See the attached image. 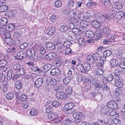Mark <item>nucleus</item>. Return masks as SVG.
<instances>
[{
    "mask_svg": "<svg viewBox=\"0 0 125 125\" xmlns=\"http://www.w3.org/2000/svg\"><path fill=\"white\" fill-rule=\"evenodd\" d=\"M106 36L109 39V40H115V39L117 37L116 35H115L114 34L112 33H109Z\"/></svg>",
    "mask_w": 125,
    "mask_h": 125,
    "instance_id": "37998d69",
    "label": "nucleus"
},
{
    "mask_svg": "<svg viewBox=\"0 0 125 125\" xmlns=\"http://www.w3.org/2000/svg\"><path fill=\"white\" fill-rule=\"evenodd\" d=\"M56 54L55 52H51L48 53L45 56L46 59L48 60H53L56 56Z\"/></svg>",
    "mask_w": 125,
    "mask_h": 125,
    "instance_id": "2eb2a0df",
    "label": "nucleus"
},
{
    "mask_svg": "<svg viewBox=\"0 0 125 125\" xmlns=\"http://www.w3.org/2000/svg\"><path fill=\"white\" fill-rule=\"evenodd\" d=\"M12 77V73L10 71L7 72V78L8 80H10Z\"/></svg>",
    "mask_w": 125,
    "mask_h": 125,
    "instance_id": "0e129e2a",
    "label": "nucleus"
},
{
    "mask_svg": "<svg viewBox=\"0 0 125 125\" xmlns=\"http://www.w3.org/2000/svg\"><path fill=\"white\" fill-rule=\"evenodd\" d=\"M118 105L117 103L113 100L109 101L107 104V106L110 109H117L118 107Z\"/></svg>",
    "mask_w": 125,
    "mask_h": 125,
    "instance_id": "39448f33",
    "label": "nucleus"
},
{
    "mask_svg": "<svg viewBox=\"0 0 125 125\" xmlns=\"http://www.w3.org/2000/svg\"><path fill=\"white\" fill-rule=\"evenodd\" d=\"M92 83L94 85V88L95 90H100L101 88V85L99 83L98 81L96 79L93 78Z\"/></svg>",
    "mask_w": 125,
    "mask_h": 125,
    "instance_id": "1a4fd4ad",
    "label": "nucleus"
},
{
    "mask_svg": "<svg viewBox=\"0 0 125 125\" xmlns=\"http://www.w3.org/2000/svg\"><path fill=\"white\" fill-rule=\"evenodd\" d=\"M107 107L105 106L103 108H102L101 110V112L104 114H108V111L109 109L107 108Z\"/></svg>",
    "mask_w": 125,
    "mask_h": 125,
    "instance_id": "49530a36",
    "label": "nucleus"
},
{
    "mask_svg": "<svg viewBox=\"0 0 125 125\" xmlns=\"http://www.w3.org/2000/svg\"><path fill=\"white\" fill-rule=\"evenodd\" d=\"M102 3L106 6H107L110 4L109 0H102Z\"/></svg>",
    "mask_w": 125,
    "mask_h": 125,
    "instance_id": "052dcab7",
    "label": "nucleus"
},
{
    "mask_svg": "<svg viewBox=\"0 0 125 125\" xmlns=\"http://www.w3.org/2000/svg\"><path fill=\"white\" fill-rule=\"evenodd\" d=\"M104 71L103 70L99 68L96 69L94 72L95 74L99 75H102Z\"/></svg>",
    "mask_w": 125,
    "mask_h": 125,
    "instance_id": "c9c22d12",
    "label": "nucleus"
},
{
    "mask_svg": "<svg viewBox=\"0 0 125 125\" xmlns=\"http://www.w3.org/2000/svg\"><path fill=\"white\" fill-rule=\"evenodd\" d=\"M60 29L62 32H64L68 30V27L65 25H62L61 26Z\"/></svg>",
    "mask_w": 125,
    "mask_h": 125,
    "instance_id": "ea45409f",
    "label": "nucleus"
},
{
    "mask_svg": "<svg viewBox=\"0 0 125 125\" xmlns=\"http://www.w3.org/2000/svg\"><path fill=\"white\" fill-rule=\"evenodd\" d=\"M83 83L87 85H90L91 83V80L88 78H84L83 80Z\"/></svg>",
    "mask_w": 125,
    "mask_h": 125,
    "instance_id": "4c0bfd02",
    "label": "nucleus"
},
{
    "mask_svg": "<svg viewBox=\"0 0 125 125\" xmlns=\"http://www.w3.org/2000/svg\"><path fill=\"white\" fill-rule=\"evenodd\" d=\"M80 26L82 27V32H84L86 30V27L89 25L88 22L87 21L83 20L80 23Z\"/></svg>",
    "mask_w": 125,
    "mask_h": 125,
    "instance_id": "9d476101",
    "label": "nucleus"
},
{
    "mask_svg": "<svg viewBox=\"0 0 125 125\" xmlns=\"http://www.w3.org/2000/svg\"><path fill=\"white\" fill-rule=\"evenodd\" d=\"M85 115L83 113L79 112H77L73 113V117L75 119L78 120L79 121H80V119L83 118Z\"/></svg>",
    "mask_w": 125,
    "mask_h": 125,
    "instance_id": "423d86ee",
    "label": "nucleus"
},
{
    "mask_svg": "<svg viewBox=\"0 0 125 125\" xmlns=\"http://www.w3.org/2000/svg\"><path fill=\"white\" fill-rule=\"evenodd\" d=\"M57 19V17L54 15L51 16L50 17V20L52 22H54Z\"/></svg>",
    "mask_w": 125,
    "mask_h": 125,
    "instance_id": "774afa93",
    "label": "nucleus"
},
{
    "mask_svg": "<svg viewBox=\"0 0 125 125\" xmlns=\"http://www.w3.org/2000/svg\"><path fill=\"white\" fill-rule=\"evenodd\" d=\"M92 26L95 28H98L100 26V23L98 21H93L91 23Z\"/></svg>",
    "mask_w": 125,
    "mask_h": 125,
    "instance_id": "393cba45",
    "label": "nucleus"
},
{
    "mask_svg": "<svg viewBox=\"0 0 125 125\" xmlns=\"http://www.w3.org/2000/svg\"><path fill=\"white\" fill-rule=\"evenodd\" d=\"M72 79V78L71 76L70 77L67 76L63 79V81L65 84H67L69 83L70 80Z\"/></svg>",
    "mask_w": 125,
    "mask_h": 125,
    "instance_id": "f704fd0d",
    "label": "nucleus"
},
{
    "mask_svg": "<svg viewBox=\"0 0 125 125\" xmlns=\"http://www.w3.org/2000/svg\"><path fill=\"white\" fill-rule=\"evenodd\" d=\"M101 19L103 21H106L110 20L111 19V16L108 14H104L100 16Z\"/></svg>",
    "mask_w": 125,
    "mask_h": 125,
    "instance_id": "aec40b11",
    "label": "nucleus"
},
{
    "mask_svg": "<svg viewBox=\"0 0 125 125\" xmlns=\"http://www.w3.org/2000/svg\"><path fill=\"white\" fill-rule=\"evenodd\" d=\"M116 114V111L115 109H109L107 115L111 116H113L115 115Z\"/></svg>",
    "mask_w": 125,
    "mask_h": 125,
    "instance_id": "79ce46f5",
    "label": "nucleus"
},
{
    "mask_svg": "<svg viewBox=\"0 0 125 125\" xmlns=\"http://www.w3.org/2000/svg\"><path fill=\"white\" fill-rule=\"evenodd\" d=\"M8 9V7L5 5L0 6V12H3L6 11Z\"/></svg>",
    "mask_w": 125,
    "mask_h": 125,
    "instance_id": "a18cd8bd",
    "label": "nucleus"
},
{
    "mask_svg": "<svg viewBox=\"0 0 125 125\" xmlns=\"http://www.w3.org/2000/svg\"><path fill=\"white\" fill-rule=\"evenodd\" d=\"M26 54L29 57H33L35 55V50L32 48H30L27 50Z\"/></svg>",
    "mask_w": 125,
    "mask_h": 125,
    "instance_id": "4468645a",
    "label": "nucleus"
},
{
    "mask_svg": "<svg viewBox=\"0 0 125 125\" xmlns=\"http://www.w3.org/2000/svg\"><path fill=\"white\" fill-rule=\"evenodd\" d=\"M13 94L11 93H8L6 95V98L8 100H11L12 99L13 97Z\"/></svg>",
    "mask_w": 125,
    "mask_h": 125,
    "instance_id": "680f3d73",
    "label": "nucleus"
},
{
    "mask_svg": "<svg viewBox=\"0 0 125 125\" xmlns=\"http://www.w3.org/2000/svg\"><path fill=\"white\" fill-rule=\"evenodd\" d=\"M113 123L119 125L120 124V122L118 119L116 118H113V119H109L108 123L109 124H112Z\"/></svg>",
    "mask_w": 125,
    "mask_h": 125,
    "instance_id": "a211bd4d",
    "label": "nucleus"
},
{
    "mask_svg": "<svg viewBox=\"0 0 125 125\" xmlns=\"http://www.w3.org/2000/svg\"><path fill=\"white\" fill-rule=\"evenodd\" d=\"M15 86L17 89H19L21 87V82L20 81H17L15 84Z\"/></svg>",
    "mask_w": 125,
    "mask_h": 125,
    "instance_id": "3c124183",
    "label": "nucleus"
},
{
    "mask_svg": "<svg viewBox=\"0 0 125 125\" xmlns=\"http://www.w3.org/2000/svg\"><path fill=\"white\" fill-rule=\"evenodd\" d=\"M30 114L32 116H35L37 114V112L34 109L32 108L30 112Z\"/></svg>",
    "mask_w": 125,
    "mask_h": 125,
    "instance_id": "bf43d9fd",
    "label": "nucleus"
},
{
    "mask_svg": "<svg viewBox=\"0 0 125 125\" xmlns=\"http://www.w3.org/2000/svg\"><path fill=\"white\" fill-rule=\"evenodd\" d=\"M97 3L95 2H89L87 3V6L88 7H91L92 6H96Z\"/></svg>",
    "mask_w": 125,
    "mask_h": 125,
    "instance_id": "6e6d98bb",
    "label": "nucleus"
},
{
    "mask_svg": "<svg viewBox=\"0 0 125 125\" xmlns=\"http://www.w3.org/2000/svg\"><path fill=\"white\" fill-rule=\"evenodd\" d=\"M120 78L119 76L115 77L114 82L115 85L118 88H121L123 86V84L122 82L120 81Z\"/></svg>",
    "mask_w": 125,
    "mask_h": 125,
    "instance_id": "6e6552de",
    "label": "nucleus"
},
{
    "mask_svg": "<svg viewBox=\"0 0 125 125\" xmlns=\"http://www.w3.org/2000/svg\"><path fill=\"white\" fill-rule=\"evenodd\" d=\"M8 22V20L5 17H3L0 19V25L1 26H5Z\"/></svg>",
    "mask_w": 125,
    "mask_h": 125,
    "instance_id": "c756f323",
    "label": "nucleus"
},
{
    "mask_svg": "<svg viewBox=\"0 0 125 125\" xmlns=\"http://www.w3.org/2000/svg\"><path fill=\"white\" fill-rule=\"evenodd\" d=\"M55 29L52 26L49 27L46 30L47 33L49 35H52L55 32Z\"/></svg>",
    "mask_w": 125,
    "mask_h": 125,
    "instance_id": "dca6fc26",
    "label": "nucleus"
},
{
    "mask_svg": "<svg viewBox=\"0 0 125 125\" xmlns=\"http://www.w3.org/2000/svg\"><path fill=\"white\" fill-rule=\"evenodd\" d=\"M85 36L87 38H91L94 36V33L91 30H88L85 33Z\"/></svg>",
    "mask_w": 125,
    "mask_h": 125,
    "instance_id": "7c9ffc66",
    "label": "nucleus"
},
{
    "mask_svg": "<svg viewBox=\"0 0 125 125\" xmlns=\"http://www.w3.org/2000/svg\"><path fill=\"white\" fill-rule=\"evenodd\" d=\"M19 98L20 100L22 101H24L27 100V97L25 94H22L20 96Z\"/></svg>",
    "mask_w": 125,
    "mask_h": 125,
    "instance_id": "de8ad7c7",
    "label": "nucleus"
},
{
    "mask_svg": "<svg viewBox=\"0 0 125 125\" xmlns=\"http://www.w3.org/2000/svg\"><path fill=\"white\" fill-rule=\"evenodd\" d=\"M74 4V2L73 0H70L67 4V6L69 7H72Z\"/></svg>",
    "mask_w": 125,
    "mask_h": 125,
    "instance_id": "338daca9",
    "label": "nucleus"
},
{
    "mask_svg": "<svg viewBox=\"0 0 125 125\" xmlns=\"http://www.w3.org/2000/svg\"><path fill=\"white\" fill-rule=\"evenodd\" d=\"M115 40H108L107 39H104L103 42L104 44H108L109 43L111 42H113Z\"/></svg>",
    "mask_w": 125,
    "mask_h": 125,
    "instance_id": "4d7b16f0",
    "label": "nucleus"
},
{
    "mask_svg": "<svg viewBox=\"0 0 125 125\" xmlns=\"http://www.w3.org/2000/svg\"><path fill=\"white\" fill-rule=\"evenodd\" d=\"M78 18L80 20H87L90 18L89 13H79L77 15Z\"/></svg>",
    "mask_w": 125,
    "mask_h": 125,
    "instance_id": "0eeeda50",
    "label": "nucleus"
},
{
    "mask_svg": "<svg viewBox=\"0 0 125 125\" xmlns=\"http://www.w3.org/2000/svg\"><path fill=\"white\" fill-rule=\"evenodd\" d=\"M110 62V65L111 67H115L118 64V62L117 60L113 58L111 60Z\"/></svg>",
    "mask_w": 125,
    "mask_h": 125,
    "instance_id": "6ab92c4d",
    "label": "nucleus"
},
{
    "mask_svg": "<svg viewBox=\"0 0 125 125\" xmlns=\"http://www.w3.org/2000/svg\"><path fill=\"white\" fill-rule=\"evenodd\" d=\"M74 106V104L73 103H69L66 104L64 106V108L65 111H67L70 110L72 109Z\"/></svg>",
    "mask_w": 125,
    "mask_h": 125,
    "instance_id": "b1692460",
    "label": "nucleus"
},
{
    "mask_svg": "<svg viewBox=\"0 0 125 125\" xmlns=\"http://www.w3.org/2000/svg\"><path fill=\"white\" fill-rule=\"evenodd\" d=\"M43 79L41 78H39L36 80L35 82V85L37 87H39L42 84Z\"/></svg>",
    "mask_w": 125,
    "mask_h": 125,
    "instance_id": "412c9836",
    "label": "nucleus"
},
{
    "mask_svg": "<svg viewBox=\"0 0 125 125\" xmlns=\"http://www.w3.org/2000/svg\"><path fill=\"white\" fill-rule=\"evenodd\" d=\"M112 52L109 50H107L104 52L103 53V55L105 56L106 57L110 56L112 54Z\"/></svg>",
    "mask_w": 125,
    "mask_h": 125,
    "instance_id": "09e8293b",
    "label": "nucleus"
},
{
    "mask_svg": "<svg viewBox=\"0 0 125 125\" xmlns=\"http://www.w3.org/2000/svg\"><path fill=\"white\" fill-rule=\"evenodd\" d=\"M96 35L95 36V40L98 39L102 38V33L100 31H97L96 32Z\"/></svg>",
    "mask_w": 125,
    "mask_h": 125,
    "instance_id": "e433bc0d",
    "label": "nucleus"
},
{
    "mask_svg": "<svg viewBox=\"0 0 125 125\" xmlns=\"http://www.w3.org/2000/svg\"><path fill=\"white\" fill-rule=\"evenodd\" d=\"M5 26L8 31H11L14 29V25L11 24H9Z\"/></svg>",
    "mask_w": 125,
    "mask_h": 125,
    "instance_id": "a19ab883",
    "label": "nucleus"
},
{
    "mask_svg": "<svg viewBox=\"0 0 125 125\" xmlns=\"http://www.w3.org/2000/svg\"><path fill=\"white\" fill-rule=\"evenodd\" d=\"M57 46L58 51L61 53L63 52V51L64 49V48H65L63 47V43L60 42H58L57 43Z\"/></svg>",
    "mask_w": 125,
    "mask_h": 125,
    "instance_id": "4be33fe9",
    "label": "nucleus"
},
{
    "mask_svg": "<svg viewBox=\"0 0 125 125\" xmlns=\"http://www.w3.org/2000/svg\"><path fill=\"white\" fill-rule=\"evenodd\" d=\"M68 16L70 17L76 16L77 14V12L73 10H68Z\"/></svg>",
    "mask_w": 125,
    "mask_h": 125,
    "instance_id": "2f4dec72",
    "label": "nucleus"
},
{
    "mask_svg": "<svg viewBox=\"0 0 125 125\" xmlns=\"http://www.w3.org/2000/svg\"><path fill=\"white\" fill-rule=\"evenodd\" d=\"M114 73L116 75L115 77L116 76H118L121 73V70L119 67L117 68L115 70Z\"/></svg>",
    "mask_w": 125,
    "mask_h": 125,
    "instance_id": "58836bf2",
    "label": "nucleus"
},
{
    "mask_svg": "<svg viewBox=\"0 0 125 125\" xmlns=\"http://www.w3.org/2000/svg\"><path fill=\"white\" fill-rule=\"evenodd\" d=\"M28 45V44L27 42H25L20 45V48L21 49H24L27 47Z\"/></svg>",
    "mask_w": 125,
    "mask_h": 125,
    "instance_id": "e2e57ef3",
    "label": "nucleus"
},
{
    "mask_svg": "<svg viewBox=\"0 0 125 125\" xmlns=\"http://www.w3.org/2000/svg\"><path fill=\"white\" fill-rule=\"evenodd\" d=\"M114 5L115 8L117 9H120L122 8V4L120 1L115 2Z\"/></svg>",
    "mask_w": 125,
    "mask_h": 125,
    "instance_id": "a878e982",
    "label": "nucleus"
},
{
    "mask_svg": "<svg viewBox=\"0 0 125 125\" xmlns=\"http://www.w3.org/2000/svg\"><path fill=\"white\" fill-rule=\"evenodd\" d=\"M62 4V1L60 0H57L55 2L54 5L56 7H59L61 6Z\"/></svg>",
    "mask_w": 125,
    "mask_h": 125,
    "instance_id": "5fc2aeb1",
    "label": "nucleus"
},
{
    "mask_svg": "<svg viewBox=\"0 0 125 125\" xmlns=\"http://www.w3.org/2000/svg\"><path fill=\"white\" fill-rule=\"evenodd\" d=\"M48 114V119L49 120H53L54 123H60L62 120V118L58 116L57 114L56 113L51 112Z\"/></svg>",
    "mask_w": 125,
    "mask_h": 125,
    "instance_id": "f03ea898",
    "label": "nucleus"
},
{
    "mask_svg": "<svg viewBox=\"0 0 125 125\" xmlns=\"http://www.w3.org/2000/svg\"><path fill=\"white\" fill-rule=\"evenodd\" d=\"M50 73L52 75H57L60 73V71L58 68L53 69L51 70Z\"/></svg>",
    "mask_w": 125,
    "mask_h": 125,
    "instance_id": "bb28decb",
    "label": "nucleus"
},
{
    "mask_svg": "<svg viewBox=\"0 0 125 125\" xmlns=\"http://www.w3.org/2000/svg\"><path fill=\"white\" fill-rule=\"evenodd\" d=\"M102 32L104 33V34L106 36L108 34L110 33L111 31L110 29L107 28H103Z\"/></svg>",
    "mask_w": 125,
    "mask_h": 125,
    "instance_id": "8fccbe9b",
    "label": "nucleus"
},
{
    "mask_svg": "<svg viewBox=\"0 0 125 125\" xmlns=\"http://www.w3.org/2000/svg\"><path fill=\"white\" fill-rule=\"evenodd\" d=\"M46 112L49 113L53 109L52 103L51 100H49L45 103Z\"/></svg>",
    "mask_w": 125,
    "mask_h": 125,
    "instance_id": "7ed1b4c3",
    "label": "nucleus"
},
{
    "mask_svg": "<svg viewBox=\"0 0 125 125\" xmlns=\"http://www.w3.org/2000/svg\"><path fill=\"white\" fill-rule=\"evenodd\" d=\"M70 21L71 23L73 24L76 23L78 21V19L76 18L72 17L70 19Z\"/></svg>",
    "mask_w": 125,
    "mask_h": 125,
    "instance_id": "69168bd1",
    "label": "nucleus"
},
{
    "mask_svg": "<svg viewBox=\"0 0 125 125\" xmlns=\"http://www.w3.org/2000/svg\"><path fill=\"white\" fill-rule=\"evenodd\" d=\"M123 15V12L122 11H119L116 13L115 16L116 18L119 19L122 18Z\"/></svg>",
    "mask_w": 125,
    "mask_h": 125,
    "instance_id": "473e14b6",
    "label": "nucleus"
},
{
    "mask_svg": "<svg viewBox=\"0 0 125 125\" xmlns=\"http://www.w3.org/2000/svg\"><path fill=\"white\" fill-rule=\"evenodd\" d=\"M25 71L24 69L22 68H20L19 69H18L17 71V73L20 74V75H22L25 73Z\"/></svg>",
    "mask_w": 125,
    "mask_h": 125,
    "instance_id": "603ef678",
    "label": "nucleus"
},
{
    "mask_svg": "<svg viewBox=\"0 0 125 125\" xmlns=\"http://www.w3.org/2000/svg\"><path fill=\"white\" fill-rule=\"evenodd\" d=\"M23 53L22 52H20L17 53V54L15 56V59L22 60L23 59L25 56Z\"/></svg>",
    "mask_w": 125,
    "mask_h": 125,
    "instance_id": "5701e85b",
    "label": "nucleus"
},
{
    "mask_svg": "<svg viewBox=\"0 0 125 125\" xmlns=\"http://www.w3.org/2000/svg\"><path fill=\"white\" fill-rule=\"evenodd\" d=\"M52 65L49 63L45 64L44 66L43 69L44 70V72L48 71L51 68Z\"/></svg>",
    "mask_w": 125,
    "mask_h": 125,
    "instance_id": "72a5a7b5",
    "label": "nucleus"
},
{
    "mask_svg": "<svg viewBox=\"0 0 125 125\" xmlns=\"http://www.w3.org/2000/svg\"><path fill=\"white\" fill-rule=\"evenodd\" d=\"M87 60V62H85L83 65L79 64L77 67V68L79 71L84 73H85L91 69L90 64H92L94 62L93 56L91 54H89L88 56Z\"/></svg>",
    "mask_w": 125,
    "mask_h": 125,
    "instance_id": "f257e3e1",
    "label": "nucleus"
},
{
    "mask_svg": "<svg viewBox=\"0 0 125 125\" xmlns=\"http://www.w3.org/2000/svg\"><path fill=\"white\" fill-rule=\"evenodd\" d=\"M45 46L48 50H53L55 47L54 43L51 42H47L45 44Z\"/></svg>",
    "mask_w": 125,
    "mask_h": 125,
    "instance_id": "f8f14e48",
    "label": "nucleus"
},
{
    "mask_svg": "<svg viewBox=\"0 0 125 125\" xmlns=\"http://www.w3.org/2000/svg\"><path fill=\"white\" fill-rule=\"evenodd\" d=\"M74 39L75 40H77V41L75 42H78L80 45H84L85 41L84 39L82 38H81L79 35L77 36L76 35Z\"/></svg>",
    "mask_w": 125,
    "mask_h": 125,
    "instance_id": "ddd939ff",
    "label": "nucleus"
},
{
    "mask_svg": "<svg viewBox=\"0 0 125 125\" xmlns=\"http://www.w3.org/2000/svg\"><path fill=\"white\" fill-rule=\"evenodd\" d=\"M113 79V77L112 74H109L107 75V77H104L103 80V83H108V82L112 80Z\"/></svg>",
    "mask_w": 125,
    "mask_h": 125,
    "instance_id": "f3484780",
    "label": "nucleus"
},
{
    "mask_svg": "<svg viewBox=\"0 0 125 125\" xmlns=\"http://www.w3.org/2000/svg\"><path fill=\"white\" fill-rule=\"evenodd\" d=\"M62 52H62V53H63L65 54H68L71 53V50L70 48H64V49L63 50Z\"/></svg>",
    "mask_w": 125,
    "mask_h": 125,
    "instance_id": "864d4df0",
    "label": "nucleus"
},
{
    "mask_svg": "<svg viewBox=\"0 0 125 125\" xmlns=\"http://www.w3.org/2000/svg\"><path fill=\"white\" fill-rule=\"evenodd\" d=\"M16 13V12L14 10L9 11L7 13L8 16L10 19H12L14 17V15Z\"/></svg>",
    "mask_w": 125,
    "mask_h": 125,
    "instance_id": "cd10ccee",
    "label": "nucleus"
},
{
    "mask_svg": "<svg viewBox=\"0 0 125 125\" xmlns=\"http://www.w3.org/2000/svg\"><path fill=\"white\" fill-rule=\"evenodd\" d=\"M81 30H79L77 28H74L72 30H71V31L73 33L77 35L78 36V35L81 33L82 32L81 28H80Z\"/></svg>",
    "mask_w": 125,
    "mask_h": 125,
    "instance_id": "c85d7f7f",
    "label": "nucleus"
},
{
    "mask_svg": "<svg viewBox=\"0 0 125 125\" xmlns=\"http://www.w3.org/2000/svg\"><path fill=\"white\" fill-rule=\"evenodd\" d=\"M5 36L4 39L5 42L8 45H12L13 44V41L10 39V34L8 32H6L4 34Z\"/></svg>",
    "mask_w": 125,
    "mask_h": 125,
    "instance_id": "20e7f679",
    "label": "nucleus"
},
{
    "mask_svg": "<svg viewBox=\"0 0 125 125\" xmlns=\"http://www.w3.org/2000/svg\"><path fill=\"white\" fill-rule=\"evenodd\" d=\"M56 96L58 99L60 98L64 99L66 98L67 97V95L65 94L63 92L59 91L56 92Z\"/></svg>",
    "mask_w": 125,
    "mask_h": 125,
    "instance_id": "9b49d317",
    "label": "nucleus"
},
{
    "mask_svg": "<svg viewBox=\"0 0 125 125\" xmlns=\"http://www.w3.org/2000/svg\"><path fill=\"white\" fill-rule=\"evenodd\" d=\"M72 88L70 86L68 85L66 88V93L68 94H71L72 93Z\"/></svg>",
    "mask_w": 125,
    "mask_h": 125,
    "instance_id": "c03bdc74",
    "label": "nucleus"
},
{
    "mask_svg": "<svg viewBox=\"0 0 125 125\" xmlns=\"http://www.w3.org/2000/svg\"><path fill=\"white\" fill-rule=\"evenodd\" d=\"M64 46L66 48H70V47L72 45V43L69 41L63 42Z\"/></svg>",
    "mask_w": 125,
    "mask_h": 125,
    "instance_id": "13d9d810",
    "label": "nucleus"
}]
</instances>
